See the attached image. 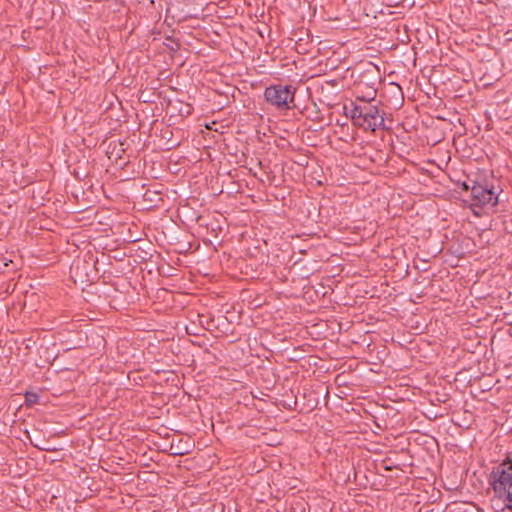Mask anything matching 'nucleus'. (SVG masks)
<instances>
[{"instance_id":"4","label":"nucleus","mask_w":512,"mask_h":512,"mask_svg":"<svg viewBox=\"0 0 512 512\" xmlns=\"http://www.w3.org/2000/svg\"><path fill=\"white\" fill-rule=\"evenodd\" d=\"M471 196L476 201V204H490L495 206L498 203V198L495 196L494 192L480 184H475L472 186Z\"/></svg>"},{"instance_id":"1","label":"nucleus","mask_w":512,"mask_h":512,"mask_svg":"<svg viewBox=\"0 0 512 512\" xmlns=\"http://www.w3.org/2000/svg\"><path fill=\"white\" fill-rule=\"evenodd\" d=\"M295 89L291 85H272L264 92L265 99L278 108H288L294 99Z\"/></svg>"},{"instance_id":"3","label":"nucleus","mask_w":512,"mask_h":512,"mask_svg":"<svg viewBox=\"0 0 512 512\" xmlns=\"http://www.w3.org/2000/svg\"><path fill=\"white\" fill-rule=\"evenodd\" d=\"M360 127L375 131L377 128L384 127V113L379 108L370 104H365L363 120Z\"/></svg>"},{"instance_id":"2","label":"nucleus","mask_w":512,"mask_h":512,"mask_svg":"<svg viewBox=\"0 0 512 512\" xmlns=\"http://www.w3.org/2000/svg\"><path fill=\"white\" fill-rule=\"evenodd\" d=\"M491 484L494 492H504L506 487L512 486V460L503 461L491 472Z\"/></svg>"},{"instance_id":"5","label":"nucleus","mask_w":512,"mask_h":512,"mask_svg":"<svg viewBox=\"0 0 512 512\" xmlns=\"http://www.w3.org/2000/svg\"><path fill=\"white\" fill-rule=\"evenodd\" d=\"M364 108H365V105L363 106H355L352 110H351V118L353 119V121L358 125L360 126V123L362 122L363 120V115H364Z\"/></svg>"},{"instance_id":"6","label":"nucleus","mask_w":512,"mask_h":512,"mask_svg":"<svg viewBox=\"0 0 512 512\" xmlns=\"http://www.w3.org/2000/svg\"><path fill=\"white\" fill-rule=\"evenodd\" d=\"M499 498H503L507 501V508L512 510V485L506 487L504 492H495Z\"/></svg>"},{"instance_id":"7","label":"nucleus","mask_w":512,"mask_h":512,"mask_svg":"<svg viewBox=\"0 0 512 512\" xmlns=\"http://www.w3.org/2000/svg\"><path fill=\"white\" fill-rule=\"evenodd\" d=\"M25 399H26V402L31 405V404H34L37 402L38 396L35 393H26Z\"/></svg>"}]
</instances>
